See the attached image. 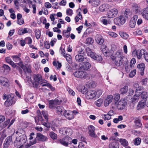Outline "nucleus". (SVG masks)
I'll use <instances>...</instances> for the list:
<instances>
[{
	"label": "nucleus",
	"mask_w": 148,
	"mask_h": 148,
	"mask_svg": "<svg viewBox=\"0 0 148 148\" xmlns=\"http://www.w3.org/2000/svg\"><path fill=\"white\" fill-rule=\"evenodd\" d=\"M146 93L144 92L142 96V100L140 101L137 106V109L140 110L144 108L145 106L148 107V96H146Z\"/></svg>",
	"instance_id": "f257e3e1"
},
{
	"label": "nucleus",
	"mask_w": 148,
	"mask_h": 148,
	"mask_svg": "<svg viewBox=\"0 0 148 148\" xmlns=\"http://www.w3.org/2000/svg\"><path fill=\"white\" fill-rule=\"evenodd\" d=\"M73 74L76 77L81 78H84L87 79H90L91 76L90 74H88L83 71H76Z\"/></svg>",
	"instance_id": "f03ea898"
},
{
	"label": "nucleus",
	"mask_w": 148,
	"mask_h": 148,
	"mask_svg": "<svg viewBox=\"0 0 148 148\" xmlns=\"http://www.w3.org/2000/svg\"><path fill=\"white\" fill-rule=\"evenodd\" d=\"M27 140L26 136L25 134H23L21 135L18 137H16L14 143H17V144L16 145L23 146L26 142Z\"/></svg>",
	"instance_id": "7ed1b4c3"
},
{
	"label": "nucleus",
	"mask_w": 148,
	"mask_h": 148,
	"mask_svg": "<svg viewBox=\"0 0 148 148\" xmlns=\"http://www.w3.org/2000/svg\"><path fill=\"white\" fill-rule=\"evenodd\" d=\"M47 137L40 133H37L36 139L33 141H30L31 145H34L36 143V139L39 141H45L47 140Z\"/></svg>",
	"instance_id": "20e7f679"
},
{
	"label": "nucleus",
	"mask_w": 148,
	"mask_h": 148,
	"mask_svg": "<svg viewBox=\"0 0 148 148\" xmlns=\"http://www.w3.org/2000/svg\"><path fill=\"white\" fill-rule=\"evenodd\" d=\"M59 132L64 136H69L72 134V130L69 128H61L59 129Z\"/></svg>",
	"instance_id": "39448f33"
},
{
	"label": "nucleus",
	"mask_w": 148,
	"mask_h": 148,
	"mask_svg": "<svg viewBox=\"0 0 148 148\" xmlns=\"http://www.w3.org/2000/svg\"><path fill=\"white\" fill-rule=\"evenodd\" d=\"M110 141H112L109 145V148H119V143L116 141L115 139L113 137H110L109 138Z\"/></svg>",
	"instance_id": "423d86ee"
},
{
	"label": "nucleus",
	"mask_w": 148,
	"mask_h": 148,
	"mask_svg": "<svg viewBox=\"0 0 148 148\" xmlns=\"http://www.w3.org/2000/svg\"><path fill=\"white\" fill-rule=\"evenodd\" d=\"M114 21L116 24L121 25L125 23V20L124 17L121 16L114 18Z\"/></svg>",
	"instance_id": "0eeeda50"
},
{
	"label": "nucleus",
	"mask_w": 148,
	"mask_h": 148,
	"mask_svg": "<svg viewBox=\"0 0 148 148\" xmlns=\"http://www.w3.org/2000/svg\"><path fill=\"white\" fill-rule=\"evenodd\" d=\"M34 82L33 83L34 87L37 88L40 83V82H41L43 80L41 79V75H35L34 76Z\"/></svg>",
	"instance_id": "6e6552de"
},
{
	"label": "nucleus",
	"mask_w": 148,
	"mask_h": 148,
	"mask_svg": "<svg viewBox=\"0 0 148 148\" xmlns=\"http://www.w3.org/2000/svg\"><path fill=\"white\" fill-rule=\"evenodd\" d=\"M118 12V10L117 9L113 8L108 11L107 15L109 18H113L117 15Z\"/></svg>",
	"instance_id": "1a4fd4ad"
},
{
	"label": "nucleus",
	"mask_w": 148,
	"mask_h": 148,
	"mask_svg": "<svg viewBox=\"0 0 148 148\" xmlns=\"http://www.w3.org/2000/svg\"><path fill=\"white\" fill-rule=\"evenodd\" d=\"M71 138L66 137L59 140V143L65 146H68L70 142H71Z\"/></svg>",
	"instance_id": "9d476101"
},
{
	"label": "nucleus",
	"mask_w": 148,
	"mask_h": 148,
	"mask_svg": "<svg viewBox=\"0 0 148 148\" xmlns=\"http://www.w3.org/2000/svg\"><path fill=\"white\" fill-rule=\"evenodd\" d=\"M127 104V102L126 100L123 99L119 101L117 104V108L119 110H122L124 108Z\"/></svg>",
	"instance_id": "9b49d317"
},
{
	"label": "nucleus",
	"mask_w": 148,
	"mask_h": 148,
	"mask_svg": "<svg viewBox=\"0 0 148 148\" xmlns=\"http://www.w3.org/2000/svg\"><path fill=\"white\" fill-rule=\"evenodd\" d=\"M62 114L67 119L70 120L73 119L74 117L73 112L69 110H64Z\"/></svg>",
	"instance_id": "f8f14e48"
},
{
	"label": "nucleus",
	"mask_w": 148,
	"mask_h": 148,
	"mask_svg": "<svg viewBox=\"0 0 148 148\" xmlns=\"http://www.w3.org/2000/svg\"><path fill=\"white\" fill-rule=\"evenodd\" d=\"M86 98L88 99H92L96 96V91L91 90L87 92L86 95Z\"/></svg>",
	"instance_id": "ddd939ff"
},
{
	"label": "nucleus",
	"mask_w": 148,
	"mask_h": 148,
	"mask_svg": "<svg viewBox=\"0 0 148 148\" xmlns=\"http://www.w3.org/2000/svg\"><path fill=\"white\" fill-rule=\"evenodd\" d=\"M138 18V15H136L132 17L130 22L129 26L132 28L135 27L136 23V21Z\"/></svg>",
	"instance_id": "4468645a"
},
{
	"label": "nucleus",
	"mask_w": 148,
	"mask_h": 148,
	"mask_svg": "<svg viewBox=\"0 0 148 148\" xmlns=\"http://www.w3.org/2000/svg\"><path fill=\"white\" fill-rule=\"evenodd\" d=\"M0 84L2 85L7 87L9 86L8 80L6 78L2 76L0 77Z\"/></svg>",
	"instance_id": "2eb2a0df"
},
{
	"label": "nucleus",
	"mask_w": 148,
	"mask_h": 148,
	"mask_svg": "<svg viewBox=\"0 0 148 148\" xmlns=\"http://www.w3.org/2000/svg\"><path fill=\"white\" fill-rule=\"evenodd\" d=\"M91 67L90 64L88 62H84L82 63V64L80 67L82 70L88 71Z\"/></svg>",
	"instance_id": "dca6fc26"
},
{
	"label": "nucleus",
	"mask_w": 148,
	"mask_h": 148,
	"mask_svg": "<svg viewBox=\"0 0 148 148\" xmlns=\"http://www.w3.org/2000/svg\"><path fill=\"white\" fill-rule=\"evenodd\" d=\"M13 97L11 96L7 97L6 100L4 103V105L6 107L11 106L13 103Z\"/></svg>",
	"instance_id": "f3484780"
},
{
	"label": "nucleus",
	"mask_w": 148,
	"mask_h": 148,
	"mask_svg": "<svg viewBox=\"0 0 148 148\" xmlns=\"http://www.w3.org/2000/svg\"><path fill=\"white\" fill-rule=\"evenodd\" d=\"M46 80H42V81L41 82H40L39 84H40V85L42 86H47L49 88H50L51 90L54 91L55 90V88H53L50 84L49 83H46Z\"/></svg>",
	"instance_id": "a211bd4d"
},
{
	"label": "nucleus",
	"mask_w": 148,
	"mask_h": 148,
	"mask_svg": "<svg viewBox=\"0 0 148 148\" xmlns=\"http://www.w3.org/2000/svg\"><path fill=\"white\" fill-rule=\"evenodd\" d=\"M141 12L143 17L146 20H148V8L143 9Z\"/></svg>",
	"instance_id": "6ab92c4d"
},
{
	"label": "nucleus",
	"mask_w": 148,
	"mask_h": 148,
	"mask_svg": "<svg viewBox=\"0 0 148 148\" xmlns=\"http://www.w3.org/2000/svg\"><path fill=\"white\" fill-rule=\"evenodd\" d=\"M113 96L112 95L108 96L104 101V105L105 106H108L113 100Z\"/></svg>",
	"instance_id": "aec40b11"
},
{
	"label": "nucleus",
	"mask_w": 148,
	"mask_h": 148,
	"mask_svg": "<svg viewBox=\"0 0 148 148\" xmlns=\"http://www.w3.org/2000/svg\"><path fill=\"white\" fill-rule=\"evenodd\" d=\"M144 92H145L146 93V95H145L146 96H148V95H147V93L146 92L143 91V92L142 89V88H138L136 89V91L135 92V95L138 96L140 97V95L141 96V97L142 98V94H143Z\"/></svg>",
	"instance_id": "412c9836"
},
{
	"label": "nucleus",
	"mask_w": 148,
	"mask_h": 148,
	"mask_svg": "<svg viewBox=\"0 0 148 148\" xmlns=\"http://www.w3.org/2000/svg\"><path fill=\"white\" fill-rule=\"evenodd\" d=\"M109 5L107 4H104L101 5L99 7V9L102 12L106 11L109 8Z\"/></svg>",
	"instance_id": "4be33fe9"
},
{
	"label": "nucleus",
	"mask_w": 148,
	"mask_h": 148,
	"mask_svg": "<svg viewBox=\"0 0 148 148\" xmlns=\"http://www.w3.org/2000/svg\"><path fill=\"white\" fill-rule=\"evenodd\" d=\"M95 40L96 42L100 45L102 44L104 42L102 36L99 35H96L95 37Z\"/></svg>",
	"instance_id": "5701e85b"
},
{
	"label": "nucleus",
	"mask_w": 148,
	"mask_h": 148,
	"mask_svg": "<svg viewBox=\"0 0 148 148\" xmlns=\"http://www.w3.org/2000/svg\"><path fill=\"white\" fill-rule=\"evenodd\" d=\"M11 140V137H8L4 142L3 144V148H7L9 145Z\"/></svg>",
	"instance_id": "b1692460"
},
{
	"label": "nucleus",
	"mask_w": 148,
	"mask_h": 148,
	"mask_svg": "<svg viewBox=\"0 0 148 148\" xmlns=\"http://www.w3.org/2000/svg\"><path fill=\"white\" fill-rule=\"evenodd\" d=\"M137 68L140 69L141 71L140 74L142 75H143L144 74V72L145 68V65L143 63H141L139 64L137 66Z\"/></svg>",
	"instance_id": "393cba45"
},
{
	"label": "nucleus",
	"mask_w": 148,
	"mask_h": 148,
	"mask_svg": "<svg viewBox=\"0 0 148 148\" xmlns=\"http://www.w3.org/2000/svg\"><path fill=\"white\" fill-rule=\"evenodd\" d=\"M75 59L78 62H81L83 61L86 58L81 55H77L75 56Z\"/></svg>",
	"instance_id": "a878e982"
},
{
	"label": "nucleus",
	"mask_w": 148,
	"mask_h": 148,
	"mask_svg": "<svg viewBox=\"0 0 148 148\" xmlns=\"http://www.w3.org/2000/svg\"><path fill=\"white\" fill-rule=\"evenodd\" d=\"M132 7L133 9L136 13H137L138 12H140L141 8L136 3H133L132 4Z\"/></svg>",
	"instance_id": "bb28decb"
},
{
	"label": "nucleus",
	"mask_w": 148,
	"mask_h": 148,
	"mask_svg": "<svg viewBox=\"0 0 148 148\" xmlns=\"http://www.w3.org/2000/svg\"><path fill=\"white\" fill-rule=\"evenodd\" d=\"M110 18L108 17L107 18V19H102L101 20V21L105 25L111 24L112 23V21Z\"/></svg>",
	"instance_id": "cd10ccee"
},
{
	"label": "nucleus",
	"mask_w": 148,
	"mask_h": 148,
	"mask_svg": "<svg viewBox=\"0 0 148 148\" xmlns=\"http://www.w3.org/2000/svg\"><path fill=\"white\" fill-rule=\"evenodd\" d=\"M91 58L99 62H101L102 60V58L101 56L98 55L94 53Z\"/></svg>",
	"instance_id": "c85d7f7f"
},
{
	"label": "nucleus",
	"mask_w": 148,
	"mask_h": 148,
	"mask_svg": "<svg viewBox=\"0 0 148 148\" xmlns=\"http://www.w3.org/2000/svg\"><path fill=\"white\" fill-rule=\"evenodd\" d=\"M101 49L103 53L106 54L109 53V50L107 46L104 45H103L101 46Z\"/></svg>",
	"instance_id": "c756f323"
},
{
	"label": "nucleus",
	"mask_w": 148,
	"mask_h": 148,
	"mask_svg": "<svg viewBox=\"0 0 148 148\" xmlns=\"http://www.w3.org/2000/svg\"><path fill=\"white\" fill-rule=\"evenodd\" d=\"M120 59L121 62L122 63V65L124 66L127 64L128 60L125 57L123 56Z\"/></svg>",
	"instance_id": "7c9ffc66"
},
{
	"label": "nucleus",
	"mask_w": 148,
	"mask_h": 148,
	"mask_svg": "<svg viewBox=\"0 0 148 148\" xmlns=\"http://www.w3.org/2000/svg\"><path fill=\"white\" fill-rule=\"evenodd\" d=\"M1 69L3 70L4 72H6V73L9 72L10 70V67L7 65L3 64V66L1 68Z\"/></svg>",
	"instance_id": "2f4dec72"
},
{
	"label": "nucleus",
	"mask_w": 148,
	"mask_h": 148,
	"mask_svg": "<svg viewBox=\"0 0 148 148\" xmlns=\"http://www.w3.org/2000/svg\"><path fill=\"white\" fill-rule=\"evenodd\" d=\"M119 34L122 38L125 39H127L129 37V35L125 32H119Z\"/></svg>",
	"instance_id": "473e14b6"
},
{
	"label": "nucleus",
	"mask_w": 148,
	"mask_h": 148,
	"mask_svg": "<svg viewBox=\"0 0 148 148\" xmlns=\"http://www.w3.org/2000/svg\"><path fill=\"white\" fill-rule=\"evenodd\" d=\"M6 62L10 64L13 67H15L16 65L11 60V59L9 57L5 58Z\"/></svg>",
	"instance_id": "72a5a7b5"
},
{
	"label": "nucleus",
	"mask_w": 148,
	"mask_h": 148,
	"mask_svg": "<svg viewBox=\"0 0 148 148\" xmlns=\"http://www.w3.org/2000/svg\"><path fill=\"white\" fill-rule=\"evenodd\" d=\"M128 90V87L126 86H125L121 88L120 90V93L121 94H125L127 92Z\"/></svg>",
	"instance_id": "f704fd0d"
},
{
	"label": "nucleus",
	"mask_w": 148,
	"mask_h": 148,
	"mask_svg": "<svg viewBox=\"0 0 148 148\" xmlns=\"http://www.w3.org/2000/svg\"><path fill=\"white\" fill-rule=\"evenodd\" d=\"M145 51L144 49H142L140 51H138V53L137 54V58L139 59H140L143 55H144Z\"/></svg>",
	"instance_id": "c9c22d12"
},
{
	"label": "nucleus",
	"mask_w": 148,
	"mask_h": 148,
	"mask_svg": "<svg viewBox=\"0 0 148 148\" xmlns=\"http://www.w3.org/2000/svg\"><path fill=\"white\" fill-rule=\"evenodd\" d=\"M61 101L58 99H55L54 100H51L49 101L50 104H53L54 105H59L60 104Z\"/></svg>",
	"instance_id": "e433bc0d"
},
{
	"label": "nucleus",
	"mask_w": 148,
	"mask_h": 148,
	"mask_svg": "<svg viewBox=\"0 0 148 148\" xmlns=\"http://www.w3.org/2000/svg\"><path fill=\"white\" fill-rule=\"evenodd\" d=\"M42 115L46 120V122L48 121V114L47 112L46 111L43 110L42 112Z\"/></svg>",
	"instance_id": "4c0bfd02"
},
{
	"label": "nucleus",
	"mask_w": 148,
	"mask_h": 148,
	"mask_svg": "<svg viewBox=\"0 0 148 148\" xmlns=\"http://www.w3.org/2000/svg\"><path fill=\"white\" fill-rule=\"evenodd\" d=\"M115 57H116L117 59H118L121 58V57L123 56L122 55V53L120 51H118L116 52L114 54Z\"/></svg>",
	"instance_id": "58836bf2"
},
{
	"label": "nucleus",
	"mask_w": 148,
	"mask_h": 148,
	"mask_svg": "<svg viewBox=\"0 0 148 148\" xmlns=\"http://www.w3.org/2000/svg\"><path fill=\"white\" fill-rule=\"evenodd\" d=\"M139 98V97L134 95L132 98V103L133 104H134L137 103L138 101Z\"/></svg>",
	"instance_id": "ea45409f"
},
{
	"label": "nucleus",
	"mask_w": 148,
	"mask_h": 148,
	"mask_svg": "<svg viewBox=\"0 0 148 148\" xmlns=\"http://www.w3.org/2000/svg\"><path fill=\"white\" fill-rule=\"evenodd\" d=\"M134 144L136 145H139L141 142V139L139 137L136 138L134 140Z\"/></svg>",
	"instance_id": "a19ab883"
},
{
	"label": "nucleus",
	"mask_w": 148,
	"mask_h": 148,
	"mask_svg": "<svg viewBox=\"0 0 148 148\" xmlns=\"http://www.w3.org/2000/svg\"><path fill=\"white\" fill-rule=\"evenodd\" d=\"M65 110L62 107L58 106L56 108V111L58 112H60L61 114H62Z\"/></svg>",
	"instance_id": "79ce46f5"
},
{
	"label": "nucleus",
	"mask_w": 148,
	"mask_h": 148,
	"mask_svg": "<svg viewBox=\"0 0 148 148\" xmlns=\"http://www.w3.org/2000/svg\"><path fill=\"white\" fill-rule=\"evenodd\" d=\"M134 122L136 126L137 127H140L142 125V124L141 123V121L139 119H135L134 121Z\"/></svg>",
	"instance_id": "37998d69"
},
{
	"label": "nucleus",
	"mask_w": 148,
	"mask_h": 148,
	"mask_svg": "<svg viewBox=\"0 0 148 148\" xmlns=\"http://www.w3.org/2000/svg\"><path fill=\"white\" fill-rule=\"evenodd\" d=\"M120 142L121 144L124 146H127L128 145L127 141L125 139H120Z\"/></svg>",
	"instance_id": "c03bdc74"
},
{
	"label": "nucleus",
	"mask_w": 148,
	"mask_h": 148,
	"mask_svg": "<svg viewBox=\"0 0 148 148\" xmlns=\"http://www.w3.org/2000/svg\"><path fill=\"white\" fill-rule=\"evenodd\" d=\"M86 51L88 55L90 56L91 57H92L94 54L89 48H87L86 49Z\"/></svg>",
	"instance_id": "a18cd8bd"
},
{
	"label": "nucleus",
	"mask_w": 148,
	"mask_h": 148,
	"mask_svg": "<svg viewBox=\"0 0 148 148\" xmlns=\"http://www.w3.org/2000/svg\"><path fill=\"white\" fill-rule=\"evenodd\" d=\"M13 60L16 62H18L21 60V58L17 56H14L12 57Z\"/></svg>",
	"instance_id": "49530a36"
},
{
	"label": "nucleus",
	"mask_w": 148,
	"mask_h": 148,
	"mask_svg": "<svg viewBox=\"0 0 148 148\" xmlns=\"http://www.w3.org/2000/svg\"><path fill=\"white\" fill-rule=\"evenodd\" d=\"M94 40L92 39L91 38H88L86 39V43L88 45L92 44L93 43Z\"/></svg>",
	"instance_id": "de8ad7c7"
},
{
	"label": "nucleus",
	"mask_w": 148,
	"mask_h": 148,
	"mask_svg": "<svg viewBox=\"0 0 148 148\" xmlns=\"http://www.w3.org/2000/svg\"><path fill=\"white\" fill-rule=\"evenodd\" d=\"M103 102V99H99L96 102L95 104L97 106L100 107L101 105Z\"/></svg>",
	"instance_id": "09e8293b"
},
{
	"label": "nucleus",
	"mask_w": 148,
	"mask_h": 148,
	"mask_svg": "<svg viewBox=\"0 0 148 148\" xmlns=\"http://www.w3.org/2000/svg\"><path fill=\"white\" fill-rule=\"evenodd\" d=\"M35 34L36 38L37 39H39L41 35L40 31L38 29L36 30L35 31Z\"/></svg>",
	"instance_id": "8fccbe9b"
},
{
	"label": "nucleus",
	"mask_w": 148,
	"mask_h": 148,
	"mask_svg": "<svg viewBox=\"0 0 148 148\" xmlns=\"http://www.w3.org/2000/svg\"><path fill=\"white\" fill-rule=\"evenodd\" d=\"M49 135L51 138L53 139H56L57 138V135L54 132H51L49 133Z\"/></svg>",
	"instance_id": "3c124183"
},
{
	"label": "nucleus",
	"mask_w": 148,
	"mask_h": 148,
	"mask_svg": "<svg viewBox=\"0 0 148 148\" xmlns=\"http://www.w3.org/2000/svg\"><path fill=\"white\" fill-rule=\"evenodd\" d=\"M10 120L9 119H7L3 124L2 127H5L8 125L9 124Z\"/></svg>",
	"instance_id": "603ef678"
},
{
	"label": "nucleus",
	"mask_w": 148,
	"mask_h": 148,
	"mask_svg": "<svg viewBox=\"0 0 148 148\" xmlns=\"http://www.w3.org/2000/svg\"><path fill=\"white\" fill-rule=\"evenodd\" d=\"M99 4V0H92V5L94 6H96Z\"/></svg>",
	"instance_id": "864d4df0"
},
{
	"label": "nucleus",
	"mask_w": 148,
	"mask_h": 148,
	"mask_svg": "<svg viewBox=\"0 0 148 148\" xmlns=\"http://www.w3.org/2000/svg\"><path fill=\"white\" fill-rule=\"evenodd\" d=\"M78 52L79 53L82 54L84 53V47H79L77 48Z\"/></svg>",
	"instance_id": "5fc2aeb1"
},
{
	"label": "nucleus",
	"mask_w": 148,
	"mask_h": 148,
	"mask_svg": "<svg viewBox=\"0 0 148 148\" xmlns=\"http://www.w3.org/2000/svg\"><path fill=\"white\" fill-rule=\"evenodd\" d=\"M102 91L101 89H98L96 91V95L99 98L100 97L102 93Z\"/></svg>",
	"instance_id": "6e6d98bb"
},
{
	"label": "nucleus",
	"mask_w": 148,
	"mask_h": 148,
	"mask_svg": "<svg viewBox=\"0 0 148 148\" xmlns=\"http://www.w3.org/2000/svg\"><path fill=\"white\" fill-rule=\"evenodd\" d=\"M88 132L95 131V128L92 125H90L88 127Z\"/></svg>",
	"instance_id": "4d7b16f0"
},
{
	"label": "nucleus",
	"mask_w": 148,
	"mask_h": 148,
	"mask_svg": "<svg viewBox=\"0 0 148 148\" xmlns=\"http://www.w3.org/2000/svg\"><path fill=\"white\" fill-rule=\"evenodd\" d=\"M16 64L20 66L23 70H25V66L23 65V62L21 60L18 63H16Z\"/></svg>",
	"instance_id": "13d9d810"
},
{
	"label": "nucleus",
	"mask_w": 148,
	"mask_h": 148,
	"mask_svg": "<svg viewBox=\"0 0 148 148\" xmlns=\"http://www.w3.org/2000/svg\"><path fill=\"white\" fill-rule=\"evenodd\" d=\"M25 41L27 43L30 44L32 42V39L30 37H28L25 39Z\"/></svg>",
	"instance_id": "bf43d9fd"
},
{
	"label": "nucleus",
	"mask_w": 148,
	"mask_h": 148,
	"mask_svg": "<svg viewBox=\"0 0 148 148\" xmlns=\"http://www.w3.org/2000/svg\"><path fill=\"white\" fill-rule=\"evenodd\" d=\"M88 134L90 136L93 138H96L97 136L95 134V131L88 132Z\"/></svg>",
	"instance_id": "052dcab7"
},
{
	"label": "nucleus",
	"mask_w": 148,
	"mask_h": 148,
	"mask_svg": "<svg viewBox=\"0 0 148 148\" xmlns=\"http://www.w3.org/2000/svg\"><path fill=\"white\" fill-rule=\"evenodd\" d=\"M119 61L118 60H115V61L114 63L115 65L118 66H122V63L121 62V59H118Z\"/></svg>",
	"instance_id": "680f3d73"
},
{
	"label": "nucleus",
	"mask_w": 148,
	"mask_h": 148,
	"mask_svg": "<svg viewBox=\"0 0 148 148\" xmlns=\"http://www.w3.org/2000/svg\"><path fill=\"white\" fill-rule=\"evenodd\" d=\"M81 10V9L80 8H79L77 10V12H78L77 16L80 20H81L82 18V16L80 12V11Z\"/></svg>",
	"instance_id": "e2e57ef3"
},
{
	"label": "nucleus",
	"mask_w": 148,
	"mask_h": 148,
	"mask_svg": "<svg viewBox=\"0 0 148 148\" xmlns=\"http://www.w3.org/2000/svg\"><path fill=\"white\" fill-rule=\"evenodd\" d=\"M24 132H25L23 129H19L18 130V131L16 132V133L17 134H18V135L20 136V135H21V134H24Z\"/></svg>",
	"instance_id": "0e129e2a"
},
{
	"label": "nucleus",
	"mask_w": 148,
	"mask_h": 148,
	"mask_svg": "<svg viewBox=\"0 0 148 148\" xmlns=\"http://www.w3.org/2000/svg\"><path fill=\"white\" fill-rule=\"evenodd\" d=\"M136 70H134L132 71L129 74L130 77H133L136 74Z\"/></svg>",
	"instance_id": "69168bd1"
},
{
	"label": "nucleus",
	"mask_w": 148,
	"mask_h": 148,
	"mask_svg": "<svg viewBox=\"0 0 148 148\" xmlns=\"http://www.w3.org/2000/svg\"><path fill=\"white\" fill-rule=\"evenodd\" d=\"M108 34L109 35L114 38H116L118 36L117 34L116 33L113 32H109Z\"/></svg>",
	"instance_id": "338daca9"
},
{
	"label": "nucleus",
	"mask_w": 148,
	"mask_h": 148,
	"mask_svg": "<svg viewBox=\"0 0 148 148\" xmlns=\"http://www.w3.org/2000/svg\"><path fill=\"white\" fill-rule=\"evenodd\" d=\"M17 23L18 24L21 25L24 23V21L23 18H21L18 19L17 21Z\"/></svg>",
	"instance_id": "774afa93"
}]
</instances>
